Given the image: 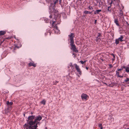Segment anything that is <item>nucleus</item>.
Wrapping results in <instances>:
<instances>
[{
    "mask_svg": "<svg viewBox=\"0 0 129 129\" xmlns=\"http://www.w3.org/2000/svg\"><path fill=\"white\" fill-rule=\"evenodd\" d=\"M35 116L32 115L29 116L28 117V120L26 123H25L24 125V127L26 129H33L34 120V119H35Z\"/></svg>",
    "mask_w": 129,
    "mask_h": 129,
    "instance_id": "f257e3e1",
    "label": "nucleus"
},
{
    "mask_svg": "<svg viewBox=\"0 0 129 129\" xmlns=\"http://www.w3.org/2000/svg\"><path fill=\"white\" fill-rule=\"evenodd\" d=\"M69 37L70 38V40L71 49L76 52H78V50L77 49L74 44L73 39L74 37V34L73 33H71L69 35Z\"/></svg>",
    "mask_w": 129,
    "mask_h": 129,
    "instance_id": "f03ea898",
    "label": "nucleus"
},
{
    "mask_svg": "<svg viewBox=\"0 0 129 129\" xmlns=\"http://www.w3.org/2000/svg\"><path fill=\"white\" fill-rule=\"evenodd\" d=\"M42 117L40 115L35 117V118L34 120V127L33 129H37L38 127L37 125L40 124V121L42 119Z\"/></svg>",
    "mask_w": 129,
    "mask_h": 129,
    "instance_id": "7ed1b4c3",
    "label": "nucleus"
},
{
    "mask_svg": "<svg viewBox=\"0 0 129 129\" xmlns=\"http://www.w3.org/2000/svg\"><path fill=\"white\" fill-rule=\"evenodd\" d=\"M55 22V21H53L52 23V25L53 27L54 28V30L55 31V33L58 34L59 32V30L58 29L57 26L56 25H54V23Z\"/></svg>",
    "mask_w": 129,
    "mask_h": 129,
    "instance_id": "20e7f679",
    "label": "nucleus"
},
{
    "mask_svg": "<svg viewBox=\"0 0 129 129\" xmlns=\"http://www.w3.org/2000/svg\"><path fill=\"white\" fill-rule=\"evenodd\" d=\"M88 96L86 94L82 93L81 95V98L82 100H86Z\"/></svg>",
    "mask_w": 129,
    "mask_h": 129,
    "instance_id": "39448f33",
    "label": "nucleus"
},
{
    "mask_svg": "<svg viewBox=\"0 0 129 129\" xmlns=\"http://www.w3.org/2000/svg\"><path fill=\"white\" fill-rule=\"evenodd\" d=\"M75 68L77 70V72H78L79 74L80 75L81 74V72L79 68V66H78L76 64H75Z\"/></svg>",
    "mask_w": 129,
    "mask_h": 129,
    "instance_id": "423d86ee",
    "label": "nucleus"
},
{
    "mask_svg": "<svg viewBox=\"0 0 129 129\" xmlns=\"http://www.w3.org/2000/svg\"><path fill=\"white\" fill-rule=\"evenodd\" d=\"M49 11L51 13H56L57 12V11L55 9L54 7L52 8H51V7H50Z\"/></svg>",
    "mask_w": 129,
    "mask_h": 129,
    "instance_id": "0eeeda50",
    "label": "nucleus"
},
{
    "mask_svg": "<svg viewBox=\"0 0 129 129\" xmlns=\"http://www.w3.org/2000/svg\"><path fill=\"white\" fill-rule=\"evenodd\" d=\"M49 11L51 13H56L57 12V11L55 9L54 7L52 8H51V7H50Z\"/></svg>",
    "mask_w": 129,
    "mask_h": 129,
    "instance_id": "6e6552de",
    "label": "nucleus"
},
{
    "mask_svg": "<svg viewBox=\"0 0 129 129\" xmlns=\"http://www.w3.org/2000/svg\"><path fill=\"white\" fill-rule=\"evenodd\" d=\"M28 66L29 67L33 66L34 67H35L36 66V64H35L33 61L30 62L28 64Z\"/></svg>",
    "mask_w": 129,
    "mask_h": 129,
    "instance_id": "1a4fd4ad",
    "label": "nucleus"
},
{
    "mask_svg": "<svg viewBox=\"0 0 129 129\" xmlns=\"http://www.w3.org/2000/svg\"><path fill=\"white\" fill-rule=\"evenodd\" d=\"M123 68L125 69V71L127 73H129V67H126L125 66H123Z\"/></svg>",
    "mask_w": 129,
    "mask_h": 129,
    "instance_id": "9d476101",
    "label": "nucleus"
},
{
    "mask_svg": "<svg viewBox=\"0 0 129 129\" xmlns=\"http://www.w3.org/2000/svg\"><path fill=\"white\" fill-rule=\"evenodd\" d=\"M123 38L124 37L122 36H120V37L118 39L120 41L122 42L124 41L123 40Z\"/></svg>",
    "mask_w": 129,
    "mask_h": 129,
    "instance_id": "9b49d317",
    "label": "nucleus"
},
{
    "mask_svg": "<svg viewBox=\"0 0 129 129\" xmlns=\"http://www.w3.org/2000/svg\"><path fill=\"white\" fill-rule=\"evenodd\" d=\"M123 14V12L122 10H120L119 11V16L120 18H121Z\"/></svg>",
    "mask_w": 129,
    "mask_h": 129,
    "instance_id": "f8f14e48",
    "label": "nucleus"
},
{
    "mask_svg": "<svg viewBox=\"0 0 129 129\" xmlns=\"http://www.w3.org/2000/svg\"><path fill=\"white\" fill-rule=\"evenodd\" d=\"M101 11V10H97L94 11V14H99L100 12Z\"/></svg>",
    "mask_w": 129,
    "mask_h": 129,
    "instance_id": "ddd939ff",
    "label": "nucleus"
},
{
    "mask_svg": "<svg viewBox=\"0 0 129 129\" xmlns=\"http://www.w3.org/2000/svg\"><path fill=\"white\" fill-rule=\"evenodd\" d=\"M114 22L117 26H119V24L118 23V21L117 19H115L114 20Z\"/></svg>",
    "mask_w": 129,
    "mask_h": 129,
    "instance_id": "4468645a",
    "label": "nucleus"
},
{
    "mask_svg": "<svg viewBox=\"0 0 129 129\" xmlns=\"http://www.w3.org/2000/svg\"><path fill=\"white\" fill-rule=\"evenodd\" d=\"M129 78H126L124 81V82L125 83H126L127 84H129Z\"/></svg>",
    "mask_w": 129,
    "mask_h": 129,
    "instance_id": "2eb2a0df",
    "label": "nucleus"
},
{
    "mask_svg": "<svg viewBox=\"0 0 129 129\" xmlns=\"http://www.w3.org/2000/svg\"><path fill=\"white\" fill-rule=\"evenodd\" d=\"M92 12H90V11H84V13L86 14H91L92 13Z\"/></svg>",
    "mask_w": 129,
    "mask_h": 129,
    "instance_id": "dca6fc26",
    "label": "nucleus"
},
{
    "mask_svg": "<svg viewBox=\"0 0 129 129\" xmlns=\"http://www.w3.org/2000/svg\"><path fill=\"white\" fill-rule=\"evenodd\" d=\"M6 33V32L4 31H0V36L3 35L5 34Z\"/></svg>",
    "mask_w": 129,
    "mask_h": 129,
    "instance_id": "f3484780",
    "label": "nucleus"
},
{
    "mask_svg": "<svg viewBox=\"0 0 129 129\" xmlns=\"http://www.w3.org/2000/svg\"><path fill=\"white\" fill-rule=\"evenodd\" d=\"M13 104V103L12 102H9L8 101L7 103V104L8 105H11Z\"/></svg>",
    "mask_w": 129,
    "mask_h": 129,
    "instance_id": "a211bd4d",
    "label": "nucleus"
},
{
    "mask_svg": "<svg viewBox=\"0 0 129 129\" xmlns=\"http://www.w3.org/2000/svg\"><path fill=\"white\" fill-rule=\"evenodd\" d=\"M73 67V65L72 63H70L68 66V68H70V67H71L72 68Z\"/></svg>",
    "mask_w": 129,
    "mask_h": 129,
    "instance_id": "6ab92c4d",
    "label": "nucleus"
},
{
    "mask_svg": "<svg viewBox=\"0 0 129 129\" xmlns=\"http://www.w3.org/2000/svg\"><path fill=\"white\" fill-rule=\"evenodd\" d=\"M119 41L118 39H117L115 40V43L116 44H118L119 43Z\"/></svg>",
    "mask_w": 129,
    "mask_h": 129,
    "instance_id": "aec40b11",
    "label": "nucleus"
},
{
    "mask_svg": "<svg viewBox=\"0 0 129 129\" xmlns=\"http://www.w3.org/2000/svg\"><path fill=\"white\" fill-rule=\"evenodd\" d=\"M41 103L42 104H43L44 105H45V104L46 101L44 100L41 102Z\"/></svg>",
    "mask_w": 129,
    "mask_h": 129,
    "instance_id": "412c9836",
    "label": "nucleus"
},
{
    "mask_svg": "<svg viewBox=\"0 0 129 129\" xmlns=\"http://www.w3.org/2000/svg\"><path fill=\"white\" fill-rule=\"evenodd\" d=\"M111 6H109L108 7V10L110 12V11H111V9H110L111 8Z\"/></svg>",
    "mask_w": 129,
    "mask_h": 129,
    "instance_id": "4be33fe9",
    "label": "nucleus"
},
{
    "mask_svg": "<svg viewBox=\"0 0 129 129\" xmlns=\"http://www.w3.org/2000/svg\"><path fill=\"white\" fill-rule=\"evenodd\" d=\"M95 40L96 41L98 42V41H99V40H100V38L98 37H97Z\"/></svg>",
    "mask_w": 129,
    "mask_h": 129,
    "instance_id": "5701e85b",
    "label": "nucleus"
},
{
    "mask_svg": "<svg viewBox=\"0 0 129 129\" xmlns=\"http://www.w3.org/2000/svg\"><path fill=\"white\" fill-rule=\"evenodd\" d=\"M116 75L117 76V77L118 78V77L119 76V72H117V71H116Z\"/></svg>",
    "mask_w": 129,
    "mask_h": 129,
    "instance_id": "b1692460",
    "label": "nucleus"
},
{
    "mask_svg": "<svg viewBox=\"0 0 129 129\" xmlns=\"http://www.w3.org/2000/svg\"><path fill=\"white\" fill-rule=\"evenodd\" d=\"M80 62L82 64H83L84 63H85L86 62V61L85 60L84 61H83L82 60H81L80 61Z\"/></svg>",
    "mask_w": 129,
    "mask_h": 129,
    "instance_id": "393cba45",
    "label": "nucleus"
},
{
    "mask_svg": "<svg viewBox=\"0 0 129 129\" xmlns=\"http://www.w3.org/2000/svg\"><path fill=\"white\" fill-rule=\"evenodd\" d=\"M98 36L97 37H98L99 38H100L101 36V34L100 33H98Z\"/></svg>",
    "mask_w": 129,
    "mask_h": 129,
    "instance_id": "a878e982",
    "label": "nucleus"
},
{
    "mask_svg": "<svg viewBox=\"0 0 129 129\" xmlns=\"http://www.w3.org/2000/svg\"><path fill=\"white\" fill-rule=\"evenodd\" d=\"M123 69V68H121V69H117V70H118V71H121Z\"/></svg>",
    "mask_w": 129,
    "mask_h": 129,
    "instance_id": "bb28decb",
    "label": "nucleus"
},
{
    "mask_svg": "<svg viewBox=\"0 0 129 129\" xmlns=\"http://www.w3.org/2000/svg\"><path fill=\"white\" fill-rule=\"evenodd\" d=\"M99 127H100L101 128V127H103L102 126V124H99Z\"/></svg>",
    "mask_w": 129,
    "mask_h": 129,
    "instance_id": "cd10ccee",
    "label": "nucleus"
},
{
    "mask_svg": "<svg viewBox=\"0 0 129 129\" xmlns=\"http://www.w3.org/2000/svg\"><path fill=\"white\" fill-rule=\"evenodd\" d=\"M58 1V0H56L54 2V4H55Z\"/></svg>",
    "mask_w": 129,
    "mask_h": 129,
    "instance_id": "c85d7f7f",
    "label": "nucleus"
},
{
    "mask_svg": "<svg viewBox=\"0 0 129 129\" xmlns=\"http://www.w3.org/2000/svg\"><path fill=\"white\" fill-rule=\"evenodd\" d=\"M123 76H121V75H120L118 77H118H121V78H122V77H123Z\"/></svg>",
    "mask_w": 129,
    "mask_h": 129,
    "instance_id": "c756f323",
    "label": "nucleus"
},
{
    "mask_svg": "<svg viewBox=\"0 0 129 129\" xmlns=\"http://www.w3.org/2000/svg\"><path fill=\"white\" fill-rule=\"evenodd\" d=\"M53 84L54 85H56V83L55 81L53 82Z\"/></svg>",
    "mask_w": 129,
    "mask_h": 129,
    "instance_id": "7c9ffc66",
    "label": "nucleus"
},
{
    "mask_svg": "<svg viewBox=\"0 0 129 129\" xmlns=\"http://www.w3.org/2000/svg\"><path fill=\"white\" fill-rule=\"evenodd\" d=\"M109 66H110V68H112V65L111 64H110L109 65Z\"/></svg>",
    "mask_w": 129,
    "mask_h": 129,
    "instance_id": "2f4dec72",
    "label": "nucleus"
},
{
    "mask_svg": "<svg viewBox=\"0 0 129 129\" xmlns=\"http://www.w3.org/2000/svg\"><path fill=\"white\" fill-rule=\"evenodd\" d=\"M126 24L127 25L129 26V24L127 22H126Z\"/></svg>",
    "mask_w": 129,
    "mask_h": 129,
    "instance_id": "473e14b6",
    "label": "nucleus"
},
{
    "mask_svg": "<svg viewBox=\"0 0 129 129\" xmlns=\"http://www.w3.org/2000/svg\"><path fill=\"white\" fill-rule=\"evenodd\" d=\"M89 8L90 9H92V7H89Z\"/></svg>",
    "mask_w": 129,
    "mask_h": 129,
    "instance_id": "72a5a7b5",
    "label": "nucleus"
},
{
    "mask_svg": "<svg viewBox=\"0 0 129 129\" xmlns=\"http://www.w3.org/2000/svg\"><path fill=\"white\" fill-rule=\"evenodd\" d=\"M52 16L51 15L49 16V17L50 18H52Z\"/></svg>",
    "mask_w": 129,
    "mask_h": 129,
    "instance_id": "f704fd0d",
    "label": "nucleus"
},
{
    "mask_svg": "<svg viewBox=\"0 0 129 129\" xmlns=\"http://www.w3.org/2000/svg\"><path fill=\"white\" fill-rule=\"evenodd\" d=\"M113 56L114 58H115V55H114V54H113Z\"/></svg>",
    "mask_w": 129,
    "mask_h": 129,
    "instance_id": "c9c22d12",
    "label": "nucleus"
},
{
    "mask_svg": "<svg viewBox=\"0 0 129 129\" xmlns=\"http://www.w3.org/2000/svg\"><path fill=\"white\" fill-rule=\"evenodd\" d=\"M86 69L87 70H88V67H86Z\"/></svg>",
    "mask_w": 129,
    "mask_h": 129,
    "instance_id": "e433bc0d",
    "label": "nucleus"
},
{
    "mask_svg": "<svg viewBox=\"0 0 129 129\" xmlns=\"http://www.w3.org/2000/svg\"><path fill=\"white\" fill-rule=\"evenodd\" d=\"M96 21H97V20H95V21H94V23H96Z\"/></svg>",
    "mask_w": 129,
    "mask_h": 129,
    "instance_id": "4c0bfd02",
    "label": "nucleus"
},
{
    "mask_svg": "<svg viewBox=\"0 0 129 129\" xmlns=\"http://www.w3.org/2000/svg\"><path fill=\"white\" fill-rule=\"evenodd\" d=\"M104 84H105V85H107V83H104Z\"/></svg>",
    "mask_w": 129,
    "mask_h": 129,
    "instance_id": "58836bf2",
    "label": "nucleus"
},
{
    "mask_svg": "<svg viewBox=\"0 0 129 129\" xmlns=\"http://www.w3.org/2000/svg\"><path fill=\"white\" fill-rule=\"evenodd\" d=\"M55 81L56 82V83H58V81Z\"/></svg>",
    "mask_w": 129,
    "mask_h": 129,
    "instance_id": "ea45409f",
    "label": "nucleus"
},
{
    "mask_svg": "<svg viewBox=\"0 0 129 129\" xmlns=\"http://www.w3.org/2000/svg\"><path fill=\"white\" fill-rule=\"evenodd\" d=\"M112 2H113V1H111V3L110 4H112Z\"/></svg>",
    "mask_w": 129,
    "mask_h": 129,
    "instance_id": "a19ab883",
    "label": "nucleus"
},
{
    "mask_svg": "<svg viewBox=\"0 0 129 129\" xmlns=\"http://www.w3.org/2000/svg\"><path fill=\"white\" fill-rule=\"evenodd\" d=\"M112 60H114V59H113Z\"/></svg>",
    "mask_w": 129,
    "mask_h": 129,
    "instance_id": "79ce46f5",
    "label": "nucleus"
},
{
    "mask_svg": "<svg viewBox=\"0 0 129 129\" xmlns=\"http://www.w3.org/2000/svg\"><path fill=\"white\" fill-rule=\"evenodd\" d=\"M103 129V127H101V128L100 129Z\"/></svg>",
    "mask_w": 129,
    "mask_h": 129,
    "instance_id": "37998d69",
    "label": "nucleus"
},
{
    "mask_svg": "<svg viewBox=\"0 0 129 129\" xmlns=\"http://www.w3.org/2000/svg\"><path fill=\"white\" fill-rule=\"evenodd\" d=\"M25 114H24L23 115H24V116H25Z\"/></svg>",
    "mask_w": 129,
    "mask_h": 129,
    "instance_id": "c03bdc74",
    "label": "nucleus"
},
{
    "mask_svg": "<svg viewBox=\"0 0 129 129\" xmlns=\"http://www.w3.org/2000/svg\"><path fill=\"white\" fill-rule=\"evenodd\" d=\"M113 54H112V55L113 56Z\"/></svg>",
    "mask_w": 129,
    "mask_h": 129,
    "instance_id": "a18cd8bd",
    "label": "nucleus"
},
{
    "mask_svg": "<svg viewBox=\"0 0 129 129\" xmlns=\"http://www.w3.org/2000/svg\"><path fill=\"white\" fill-rule=\"evenodd\" d=\"M33 114L32 112H31V114Z\"/></svg>",
    "mask_w": 129,
    "mask_h": 129,
    "instance_id": "49530a36",
    "label": "nucleus"
}]
</instances>
